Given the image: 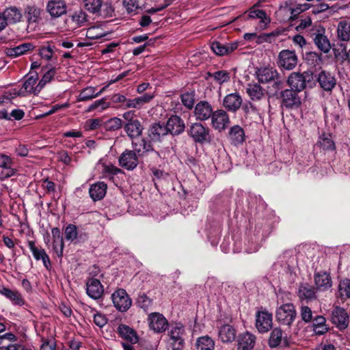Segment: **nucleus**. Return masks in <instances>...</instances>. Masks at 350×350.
Listing matches in <instances>:
<instances>
[{"label": "nucleus", "instance_id": "nucleus-31", "mask_svg": "<svg viewBox=\"0 0 350 350\" xmlns=\"http://www.w3.org/2000/svg\"><path fill=\"white\" fill-rule=\"evenodd\" d=\"M107 186L103 182H98L90 186L89 193L91 198L94 201H97L103 199L107 191Z\"/></svg>", "mask_w": 350, "mask_h": 350}, {"label": "nucleus", "instance_id": "nucleus-41", "mask_svg": "<svg viewBox=\"0 0 350 350\" xmlns=\"http://www.w3.org/2000/svg\"><path fill=\"white\" fill-rule=\"evenodd\" d=\"M312 327L313 331L317 335H323L329 329L326 325V319L323 316H318L314 318Z\"/></svg>", "mask_w": 350, "mask_h": 350}, {"label": "nucleus", "instance_id": "nucleus-39", "mask_svg": "<svg viewBox=\"0 0 350 350\" xmlns=\"http://www.w3.org/2000/svg\"><path fill=\"white\" fill-rule=\"evenodd\" d=\"M298 296L301 299H315V289L313 286L308 284H301L298 290Z\"/></svg>", "mask_w": 350, "mask_h": 350}, {"label": "nucleus", "instance_id": "nucleus-13", "mask_svg": "<svg viewBox=\"0 0 350 350\" xmlns=\"http://www.w3.org/2000/svg\"><path fill=\"white\" fill-rule=\"evenodd\" d=\"M297 64V56L293 51L282 50L279 54V66L286 70H293Z\"/></svg>", "mask_w": 350, "mask_h": 350}, {"label": "nucleus", "instance_id": "nucleus-60", "mask_svg": "<svg viewBox=\"0 0 350 350\" xmlns=\"http://www.w3.org/2000/svg\"><path fill=\"white\" fill-rule=\"evenodd\" d=\"M51 232H52L53 242L56 243H59V250H60V252H62V250H64V243L63 238L62 237L61 231H60L59 228H53L51 230Z\"/></svg>", "mask_w": 350, "mask_h": 350}, {"label": "nucleus", "instance_id": "nucleus-19", "mask_svg": "<svg viewBox=\"0 0 350 350\" xmlns=\"http://www.w3.org/2000/svg\"><path fill=\"white\" fill-rule=\"evenodd\" d=\"M38 76L37 73L31 75L23 84L22 87L18 90L17 94L21 96H25L29 94H38L40 92H36L38 85L35 86Z\"/></svg>", "mask_w": 350, "mask_h": 350}, {"label": "nucleus", "instance_id": "nucleus-24", "mask_svg": "<svg viewBox=\"0 0 350 350\" xmlns=\"http://www.w3.org/2000/svg\"><path fill=\"white\" fill-rule=\"evenodd\" d=\"M46 10L52 17H59L66 12V6L62 0H51L49 1Z\"/></svg>", "mask_w": 350, "mask_h": 350}, {"label": "nucleus", "instance_id": "nucleus-5", "mask_svg": "<svg viewBox=\"0 0 350 350\" xmlns=\"http://www.w3.org/2000/svg\"><path fill=\"white\" fill-rule=\"evenodd\" d=\"M184 327L180 323L173 325L168 332L170 337L167 350H183L184 346Z\"/></svg>", "mask_w": 350, "mask_h": 350}, {"label": "nucleus", "instance_id": "nucleus-32", "mask_svg": "<svg viewBox=\"0 0 350 350\" xmlns=\"http://www.w3.org/2000/svg\"><path fill=\"white\" fill-rule=\"evenodd\" d=\"M228 137L232 144L238 146L245 141V132L240 126L234 125L230 128Z\"/></svg>", "mask_w": 350, "mask_h": 350}, {"label": "nucleus", "instance_id": "nucleus-27", "mask_svg": "<svg viewBox=\"0 0 350 350\" xmlns=\"http://www.w3.org/2000/svg\"><path fill=\"white\" fill-rule=\"evenodd\" d=\"M117 332L122 338L131 344H135L138 342L139 338L136 332L128 325H119Z\"/></svg>", "mask_w": 350, "mask_h": 350}, {"label": "nucleus", "instance_id": "nucleus-33", "mask_svg": "<svg viewBox=\"0 0 350 350\" xmlns=\"http://www.w3.org/2000/svg\"><path fill=\"white\" fill-rule=\"evenodd\" d=\"M283 332L280 327H275L272 329L270 333L269 338L268 340L269 346L271 348H275L280 345L282 341L287 345V342L285 338L282 337Z\"/></svg>", "mask_w": 350, "mask_h": 350}, {"label": "nucleus", "instance_id": "nucleus-7", "mask_svg": "<svg viewBox=\"0 0 350 350\" xmlns=\"http://www.w3.org/2000/svg\"><path fill=\"white\" fill-rule=\"evenodd\" d=\"M115 308L120 312H126L131 306L132 301L124 289L116 291L111 295Z\"/></svg>", "mask_w": 350, "mask_h": 350}, {"label": "nucleus", "instance_id": "nucleus-22", "mask_svg": "<svg viewBox=\"0 0 350 350\" xmlns=\"http://www.w3.org/2000/svg\"><path fill=\"white\" fill-rule=\"evenodd\" d=\"M168 132L163 124L154 123L148 129V137L152 142H161Z\"/></svg>", "mask_w": 350, "mask_h": 350}, {"label": "nucleus", "instance_id": "nucleus-56", "mask_svg": "<svg viewBox=\"0 0 350 350\" xmlns=\"http://www.w3.org/2000/svg\"><path fill=\"white\" fill-rule=\"evenodd\" d=\"M122 126V120L117 117L110 118L106 122V128L109 131H116Z\"/></svg>", "mask_w": 350, "mask_h": 350}, {"label": "nucleus", "instance_id": "nucleus-8", "mask_svg": "<svg viewBox=\"0 0 350 350\" xmlns=\"http://www.w3.org/2000/svg\"><path fill=\"white\" fill-rule=\"evenodd\" d=\"M256 327L260 333H267L273 326V315L266 310L256 314Z\"/></svg>", "mask_w": 350, "mask_h": 350}, {"label": "nucleus", "instance_id": "nucleus-48", "mask_svg": "<svg viewBox=\"0 0 350 350\" xmlns=\"http://www.w3.org/2000/svg\"><path fill=\"white\" fill-rule=\"evenodd\" d=\"M106 36L100 27H91L86 30L85 36L89 40H97Z\"/></svg>", "mask_w": 350, "mask_h": 350}, {"label": "nucleus", "instance_id": "nucleus-3", "mask_svg": "<svg viewBox=\"0 0 350 350\" xmlns=\"http://www.w3.org/2000/svg\"><path fill=\"white\" fill-rule=\"evenodd\" d=\"M314 80L313 73L305 71L302 73L293 72L288 77L287 83L291 89L301 92L306 87L307 83Z\"/></svg>", "mask_w": 350, "mask_h": 350}, {"label": "nucleus", "instance_id": "nucleus-40", "mask_svg": "<svg viewBox=\"0 0 350 350\" xmlns=\"http://www.w3.org/2000/svg\"><path fill=\"white\" fill-rule=\"evenodd\" d=\"M34 48L31 43H23L14 48L8 49L6 54L8 56L16 57L23 55L25 53L32 50Z\"/></svg>", "mask_w": 350, "mask_h": 350}, {"label": "nucleus", "instance_id": "nucleus-15", "mask_svg": "<svg viewBox=\"0 0 350 350\" xmlns=\"http://www.w3.org/2000/svg\"><path fill=\"white\" fill-rule=\"evenodd\" d=\"M120 165L126 170H132L138 165V159L133 150H126L119 157Z\"/></svg>", "mask_w": 350, "mask_h": 350}, {"label": "nucleus", "instance_id": "nucleus-45", "mask_svg": "<svg viewBox=\"0 0 350 350\" xmlns=\"http://www.w3.org/2000/svg\"><path fill=\"white\" fill-rule=\"evenodd\" d=\"M317 145L325 150H334L335 144L329 135L323 134L319 137Z\"/></svg>", "mask_w": 350, "mask_h": 350}, {"label": "nucleus", "instance_id": "nucleus-36", "mask_svg": "<svg viewBox=\"0 0 350 350\" xmlns=\"http://www.w3.org/2000/svg\"><path fill=\"white\" fill-rule=\"evenodd\" d=\"M219 337L223 342H231L236 338V330L230 325H224L219 329Z\"/></svg>", "mask_w": 350, "mask_h": 350}, {"label": "nucleus", "instance_id": "nucleus-59", "mask_svg": "<svg viewBox=\"0 0 350 350\" xmlns=\"http://www.w3.org/2000/svg\"><path fill=\"white\" fill-rule=\"evenodd\" d=\"M324 118L326 123L331 122L334 126L336 123L339 122L340 116L336 112L329 113L326 108H324Z\"/></svg>", "mask_w": 350, "mask_h": 350}, {"label": "nucleus", "instance_id": "nucleus-29", "mask_svg": "<svg viewBox=\"0 0 350 350\" xmlns=\"http://www.w3.org/2000/svg\"><path fill=\"white\" fill-rule=\"evenodd\" d=\"M314 282L317 288L324 291L332 286V279L329 273L320 271L314 274Z\"/></svg>", "mask_w": 350, "mask_h": 350}, {"label": "nucleus", "instance_id": "nucleus-6", "mask_svg": "<svg viewBox=\"0 0 350 350\" xmlns=\"http://www.w3.org/2000/svg\"><path fill=\"white\" fill-rule=\"evenodd\" d=\"M325 33V29L321 25L313 27L310 33L317 49L324 53H327L331 49V43Z\"/></svg>", "mask_w": 350, "mask_h": 350}, {"label": "nucleus", "instance_id": "nucleus-61", "mask_svg": "<svg viewBox=\"0 0 350 350\" xmlns=\"http://www.w3.org/2000/svg\"><path fill=\"white\" fill-rule=\"evenodd\" d=\"M300 314L301 319L305 323L310 322L312 319V312L308 306H301L300 308Z\"/></svg>", "mask_w": 350, "mask_h": 350}, {"label": "nucleus", "instance_id": "nucleus-38", "mask_svg": "<svg viewBox=\"0 0 350 350\" xmlns=\"http://www.w3.org/2000/svg\"><path fill=\"white\" fill-rule=\"evenodd\" d=\"M338 38L342 41H349L350 40V21H341L338 23L337 27Z\"/></svg>", "mask_w": 350, "mask_h": 350}, {"label": "nucleus", "instance_id": "nucleus-9", "mask_svg": "<svg viewBox=\"0 0 350 350\" xmlns=\"http://www.w3.org/2000/svg\"><path fill=\"white\" fill-rule=\"evenodd\" d=\"M42 10L35 5H28L24 10V16L27 23V28L35 29L41 21Z\"/></svg>", "mask_w": 350, "mask_h": 350}, {"label": "nucleus", "instance_id": "nucleus-62", "mask_svg": "<svg viewBox=\"0 0 350 350\" xmlns=\"http://www.w3.org/2000/svg\"><path fill=\"white\" fill-rule=\"evenodd\" d=\"M123 3L129 13H135L139 8L138 0H123Z\"/></svg>", "mask_w": 350, "mask_h": 350}, {"label": "nucleus", "instance_id": "nucleus-17", "mask_svg": "<svg viewBox=\"0 0 350 350\" xmlns=\"http://www.w3.org/2000/svg\"><path fill=\"white\" fill-rule=\"evenodd\" d=\"M168 133L177 135L182 133L185 128L184 121L178 116H172L165 125Z\"/></svg>", "mask_w": 350, "mask_h": 350}, {"label": "nucleus", "instance_id": "nucleus-10", "mask_svg": "<svg viewBox=\"0 0 350 350\" xmlns=\"http://www.w3.org/2000/svg\"><path fill=\"white\" fill-rule=\"evenodd\" d=\"M12 159L5 154L0 153V180H4L16 174L17 170L12 167Z\"/></svg>", "mask_w": 350, "mask_h": 350}, {"label": "nucleus", "instance_id": "nucleus-44", "mask_svg": "<svg viewBox=\"0 0 350 350\" xmlns=\"http://www.w3.org/2000/svg\"><path fill=\"white\" fill-rule=\"evenodd\" d=\"M96 88L92 86H88L83 88L80 92L77 98L78 101H88L98 97V94H96Z\"/></svg>", "mask_w": 350, "mask_h": 350}, {"label": "nucleus", "instance_id": "nucleus-43", "mask_svg": "<svg viewBox=\"0 0 350 350\" xmlns=\"http://www.w3.org/2000/svg\"><path fill=\"white\" fill-rule=\"evenodd\" d=\"M154 98L153 93H145L140 96L132 98L134 109H140L146 104L149 103Z\"/></svg>", "mask_w": 350, "mask_h": 350}, {"label": "nucleus", "instance_id": "nucleus-63", "mask_svg": "<svg viewBox=\"0 0 350 350\" xmlns=\"http://www.w3.org/2000/svg\"><path fill=\"white\" fill-rule=\"evenodd\" d=\"M243 110L247 116L258 115V109L251 102L245 103L243 107Z\"/></svg>", "mask_w": 350, "mask_h": 350}, {"label": "nucleus", "instance_id": "nucleus-18", "mask_svg": "<svg viewBox=\"0 0 350 350\" xmlns=\"http://www.w3.org/2000/svg\"><path fill=\"white\" fill-rule=\"evenodd\" d=\"M297 92L293 89L282 91L281 92L282 105L288 108L298 107L301 104V100Z\"/></svg>", "mask_w": 350, "mask_h": 350}, {"label": "nucleus", "instance_id": "nucleus-47", "mask_svg": "<svg viewBox=\"0 0 350 350\" xmlns=\"http://www.w3.org/2000/svg\"><path fill=\"white\" fill-rule=\"evenodd\" d=\"M1 293L5 297L12 301L15 304L21 305L23 304L22 297L17 291H14L9 288H4L2 289Z\"/></svg>", "mask_w": 350, "mask_h": 350}, {"label": "nucleus", "instance_id": "nucleus-37", "mask_svg": "<svg viewBox=\"0 0 350 350\" xmlns=\"http://www.w3.org/2000/svg\"><path fill=\"white\" fill-rule=\"evenodd\" d=\"M132 145L134 149L133 151L137 152L139 155L154 150L151 142L144 138L137 141H133Z\"/></svg>", "mask_w": 350, "mask_h": 350}, {"label": "nucleus", "instance_id": "nucleus-4", "mask_svg": "<svg viewBox=\"0 0 350 350\" xmlns=\"http://www.w3.org/2000/svg\"><path fill=\"white\" fill-rule=\"evenodd\" d=\"M297 312L292 304H285L278 307L275 312L278 322L283 325L290 327L295 320Z\"/></svg>", "mask_w": 350, "mask_h": 350}, {"label": "nucleus", "instance_id": "nucleus-12", "mask_svg": "<svg viewBox=\"0 0 350 350\" xmlns=\"http://www.w3.org/2000/svg\"><path fill=\"white\" fill-rule=\"evenodd\" d=\"M148 321L150 328L157 333L165 332L168 326L165 317L158 312L150 314Z\"/></svg>", "mask_w": 350, "mask_h": 350}, {"label": "nucleus", "instance_id": "nucleus-51", "mask_svg": "<svg viewBox=\"0 0 350 350\" xmlns=\"http://www.w3.org/2000/svg\"><path fill=\"white\" fill-rule=\"evenodd\" d=\"M55 73L56 71L54 67L49 68V70L44 75L42 79L39 81L38 88L36 89V92H40L44 85L53 79Z\"/></svg>", "mask_w": 350, "mask_h": 350}, {"label": "nucleus", "instance_id": "nucleus-35", "mask_svg": "<svg viewBox=\"0 0 350 350\" xmlns=\"http://www.w3.org/2000/svg\"><path fill=\"white\" fill-rule=\"evenodd\" d=\"M265 89L258 83H249L246 92L252 100H260L265 96Z\"/></svg>", "mask_w": 350, "mask_h": 350}, {"label": "nucleus", "instance_id": "nucleus-16", "mask_svg": "<svg viewBox=\"0 0 350 350\" xmlns=\"http://www.w3.org/2000/svg\"><path fill=\"white\" fill-rule=\"evenodd\" d=\"M86 293L90 297L98 299L103 295L104 287L100 280L92 278L86 282Z\"/></svg>", "mask_w": 350, "mask_h": 350}, {"label": "nucleus", "instance_id": "nucleus-21", "mask_svg": "<svg viewBox=\"0 0 350 350\" xmlns=\"http://www.w3.org/2000/svg\"><path fill=\"white\" fill-rule=\"evenodd\" d=\"M256 340V336L249 332L240 334L237 336V348L241 350H251L255 345Z\"/></svg>", "mask_w": 350, "mask_h": 350}, {"label": "nucleus", "instance_id": "nucleus-1", "mask_svg": "<svg viewBox=\"0 0 350 350\" xmlns=\"http://www.w3.org/2000/svg\"><path fill=\"white\" fill-rule=\"evenodd\" d=\"M255 75L259 83H268L273 82V88L275 91L283 88L284 85V78L273 67L258 68L256 69Z\"/></svg>", "mask_w": 350, "mask_h": 350}, {"label": "nucleus", "instance_id": "nucleus-55", "mask_svg": "<svg viewBox=\"0 0 350 350\" xmlns=\"http://www.w3.org/2000/svg\"><path fill=\"white\" fill-rule=\"evenodd\" d=\"M65 239L67 241H73L77 237V228L75 225H68L64 231Z\"/></svg>", "mask_w": 350, "mask_h": 350}, {"label": "nucleus", "instance_id": "nucleus-34", "mask_svg": "<svg viewBox=\"0 0 350 350\" xmlns=\"http://www.w3.org/2000/svg\"><path fill=\"white\" fill-rule=\"evenodd\" d=\"M7 24H14L19 22L22 18L21 12L16 7L6 8L2 12Z\"/></svg>", "mask_w": 350, "mask_h": 350}, {"label": "nucleus", "instance_id": "nucleus-54", "mask_svg": "<svg viewBox=\"0 0 350 350\" xmlns=\"http://www.w3.org/2000/svg\"><path fill=\"white\" fill-rule=\"evenodd\" d=\"M338 290L341 297L350 298V280L345 279L340 281Z\"/></svg>", "mask_w": 350, "mask_h": 350}, {"label": "nucleus", "instance_id": "nucleus-23", "mask_svg": "<svg viewBox=\"0 0 350 350\" xmlns=\"http://www.w3.org/2000/svg\"><path fill=\"white\" fill-rule=\"evenodd\" d=\"M194 113L198 120H205L212 116L213 112L211 105L208 102L200 101L196 105Z\"/></svg>", "mask_w": 350, "mask_h": 350}, {"label": "nucleus", "instance_id": "nucleus-26", "mask_svg": "<svg viewBox=\"0 0 350 350\" xmlns=\"http://www.w3.org/2000/svg\"><path fill=\"white\" fill-rule=\"evenodd\" d=\"M317 80L321 88L325 91H331L336 84L335 77L330 72L324 70L319 74Z\"/></svg>", "mask_w": 350, "mask_h": 350}, {"label": "nucleus", "instance_id": "nucleus-50", "mask_svg": "<svg viewBox=\"0 0 350 350\" xmlns=\"http://www.w3.org/2000/svg\"><path fill=\"white\" fill-rule=\"evenodd\" d=\"M109 103L107 102L105 98H101L100 100L94 101L93 103L89 105V107L86 109V111L91 112L94 110H98V111L102 112L105 109L109 108Z\"/></svg>", "mask_w": 350, "mask_h": 350}, {"label": "nucleus", "instance_id": "nucleus-30", "mask_svg": "<svg viewBox=\"0 0 350 350\" xmlns=\"http://www.w3.org/2000/svg\"><path fill=\"white\" fill-rule=\"evenodd\" d=\"M28 246L35 259L37 260H42L44 267L46 269H49V267L51 265V262L50 258L45 251L43 249L38 248L33 241H28Z\"/></svg>", "mask_w": 350, "mask_h": 350}, {"label": "nucleus", "instance_id": "nucleus-57", "mask_svg": "<svg viewBox=\"0 0 350 350\" xmlns=\"http://www.w3.org/2000/svg\"><path fill=\"white\" fill-rule=\"evenodd\" d=\"M72 21L79 26L83 25L87 21V14L82 10L75 12L71 16Z\"/></svg>", "mask_w": 350, "mask_h": 350}, {"label": "nucleus", "instance_id": "nucleus-42", "mask_svg": "<svg viewBox=\"0 0 350 350\" xmlns=\"http://www.w3.org/2000/svg\"><path fill=\"white\" fill-rule=\"evenodd\" d=\"M196 347L198 350H214L215 342L208 336H201L197 339Z\"/></svg>", "mask_w": 350, "mask_h": 350}, {"label": "nucleus", "instance_id": "nucleus-25", "mask_svg": "<svg viewBox=\"0 0 350 350\" xmlns=\"http://www.w3.org/2000/svg\"><path fill=\"white\" fill-rule=\"evenodd\" d=\"M211 47L216 55L222 56L228 55L237 49L238 44L237 42L222 44L219 42L214 41L212 42Z\"/></svg>", "mask_w": 350, "mask_h": 350}, {"label": "nucleus", "instance_id": "nucleus-2", "mask_svg": "<svg viewBox=\"0 0 350 350\" xmlns=\"http://www.w3.org/2000/svg\"><path fill=\"white\" fill-rule=\"evenodd\" d=\"M187 133L196 143H209L212 139L209 128L199 122L192 123L189 125Z\"/></svg>", "mask_w": 350, "mask_h": 350}, {"label": "nucleus", "instance_id": "nucleus-52", "mask_svg": "<svg viewBox=\"0 0 350 350\" xmlns=\"http://www.w3.org/2000/svg\"><path fill=\"white\" fill-rule=\"evenodd\" d=\"M310 8V5L308 3L299 4L296 6V8H287V10L290 12L291 16L289 17V20L293 21L295 20L299 14L301 12L308 10Z\"/></svg>", "mask_w": 350, "mask_h": 350}, {"label": "nucleus", "instance_id": "nucleus-46", "mask_svg": "<svg viewBox=\"0 0 350 350\" xmlns=\"http://www.w3.org/2000/svg\"><path fill=\"white\" fill-rule=\"evenodd\" d=\"M102 0H84L85 8L92 14L101 12Z\"/></svg>", "mask_w": 350, "mask_h": 350}, {"label": "nucleus", "instance_id": "nucleus-28", "mask_svg": "<svg viewBox=\"0 0 350 350\" xmlns=\"http://www.w3.org/2000/svg\"><path fill=\"white\" fill-rule=\"evenodd\" d=\"M124 131L131 139H135L139 137L144 130V127L140 121L137 119L126 122L124 126Z\"/></svg>", "mask_w": 350, "mask_h": 350}, {"label": "nucleus", "instance_id": "nucleus-53", "mask_svg": "<svg viewBox=\"0 0 350 350\" xmlns=\"http://www.w3.org/2000/svg\"><path fill=\"white\" fill-rule=\"evenodd\" d=\"M180 99L183 105L187 109H191L193 108L195 98L193 92H185L180 95Z\"/></svg>", "mask_w": 350, "mask_h": 350}, {"label": "nucleus", "instance_id": "nucleus-49", "mask_svg": "<svg viewBox=\"0 0 350 350\" xmlns=\"http://www.w3.org/2000/svg\"><path fill=\"white\" fill-rule=\"evenodd\" d=\"M208 75L219 85L228 82L230 79V73L226 70H219Z\"/></svg>", "mask_w": 350, "mask_h": 350}, {"label": "nucleus", "instance_id": "nucleus-11", "mask_svg": "<svg viewBox=\"0 0 350 350\" xmlns=\"http://www.w3.org/2000/svg\"><path fill=\"white\" fill-rule=\"evenodd\" d=\"M331 320L339 329L343 330L348 327L349 317L345 309L337 306L332 312Z\"/></svg>", "mask_w": 350, "mask_h": 350}, {"label": "nucleus", "instance_id": "nucleus-58", "mask_svg": "<svg viewBox=\"0 0 350 350\" xmlns=\"http://www.w3.org/2000/svg\"><path fill=\"white\" fill-rule=\"evenodd\" d=\"M137 303L139 307L146 310L151 306L152 299L148 297L144 293H142L138 296Z\"/></svg>", "mask_w": 350, "mask_h": 350}, {"label": "nucleus", "instance_id": "nucleus-20", "mask_svg": "<svg viewBox=\"0 0 350 350\" xmlns=\"http://www.w3.org/2000/svg\"><path fill=\"white\" fill-rule=\"evenodd\" d=\"M211 118L213 126L219 131L225 129L230 122L228 113L223 109L214 111Z\"/></svg>", "mask_w": 350, "mask_h": 350}, {"label": "nucleus", "instance_id": "nucleus-64", "mask_svg": "<svg viewBox=\"0 0 350 350\" xmlns=\"http://www.w3.org/2000/svg\"><path fill=\"white\" fill-rule=\"evenodd\" d=\"M40 54L42 59H45L46 60L51 59L53 55V47L51 46L42 47L40 49Z\"/></svg>", "mask_w": 350, "mask_h": 350}, {"label": "nucleus", "instance_id": "nucleus-14", "mask_svg": "<svg viewBox=\"0 0 350 350\" xmlns=\"http://www.w3.org/2000/svg\"><path fill=\"white\" fill-rule=\"evenodd\" d=\"M243 99L238 92L230 93L224 96L223 107L230 112H237L241 107Z\"/></svg>", "mask_w": 350, "mask_h": 350}]
</instances>
